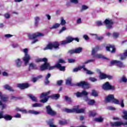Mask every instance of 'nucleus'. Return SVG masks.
<instances>
[{
    "label": "nucleus",
    "instance_id": "obj_26",
    "mask_svg": "<svg viewBox=\"0 0 127 127\" xmlns=\"http://www.w3.org/2000/svg\"><path fill=\"white\" fill-rule=\"evenodd\" d=\"M120 57H121V60H125V59H126L127 57V51H125L124 54H121Z\"/></svg>",
    "mask_w": 127,
    "mask_h": 127
},
{
    "label": "nucleus",
    "instance_id": "obj_43",
    "mask_svg": "<svg viewBox=\"0 0 127 127\" xmlns=\"http://www.w3.org/2000/svg\"><path fill=\"white\" fill-rule=\"evenodd\" d=\"M59 123L60 125H65L67 123V121H66L65 120H64V121H60Z\"/></svg>",
    "mask_w": 127,
    "mask_h": 127
},
{
    "label": "nucleus",
    "instance_id": "obj_63",
    "mask_svg": "<svg viewBox=\"0 0 127 127\" xmlns=\"http://www.w3.org/2000/svg\"><path fill=\"white\" fill-rule=\"evenodd\" d=\"M106 78H108L109 79H112L113 76H112V75H108L106 74Z\"/></svg>",
    "mask_w": 127,
    "mask_h": 127
},
{
    "label": "nucleus",
    "instance_id": "obj_56",
    "mask_svg": "<svg viewBox=\"0 0 127 127\" xmlns=\"http://www.w3.org/2000/svg\"><path fill=\"white\" fill-rule=\"evenodd\" d=\"M4 16H5V18H9L10 15L9 13H5Z\"/></svg>",
    "mask_w": 127,
    "mask_h": 127
},
{
    "label": "nucleus",
    "instance_id": "obj_45",
    "mask_svg": "<svg viewBox=\"0 0 127 127\" xmlns=\"http://www.w3.org/2000/svg\"><path fill=\"white\" fill-rule=\"evenodd\" d=\"M96 115L95 111H90L89 112V116H92V117H94Z\"/></svg>",
    "mask_w": 127,
    "mask_h": 127
},
{
    "label": "nucleus",
    "instance_id": "obj_46",
    "mask_svg": "<svg viewBox=\"0 0 127 127\" xmlns=\"http://www.w3.org/2000/svg\"><path fill=\"white\" fill-rule=\"evenodd\" d=\"M119 36V33H118V32H114L113 33V37H114V38H118Z\"/></svg>",
    "mask_w": 127,
    "mask_h": 127
},
{
    "label": "nucleus",
    "instance_id": "obj_61",
    "mask_svg": "<svg viewBox=\"0 0 127 127\" xmlns=\"http://www.w3.org/2000/svg\"><path fill=\"white\" fill-rule=\"evenodd\" d=\"M17 111H21L22 113H27V110H21V109H19V108H16Z\"/></svg>",
    "mask_w": 127,
    "mask_h": 127
},
{
    "label": "nucleus",
    "instance_id": "obj_50",
    "mask_svg": "<svg viewBox=\"0 0 127 127\" xmlns=\"http://www.w3.org/2000/svg\"><path fill=\"white\" fill-rule=\"evenodd\" d=\"M95 61L94 59H91V60H88V61H86L84 62V64H88V63H91L92 62H94Z\"/></svg>",
    "mask_w": 127,
    "mask_h": 127
},
{
    "label": "nucleus",
    "instance_id": "obj_23",
    "mask_svg": "<svg viewBox=\"0 0 127 127\" xmlns=\"http://www.w3.org/2000/svg\"><path fill=\"white\" fill-rule=\"evenodd\" d=\"M48 60L47 59V58H43V59H36L35 60V62L36 63H39L40 62H44V63H45V62H48Z\"/></svg>",
    "mask_w": 127,
    "mask_h": 127
},
{
    "label": "nucleus",
    "instance_id": "obj_37",
    "mask_svg": "<svg viewBox=\"0 0 127 127\" xmlns=\"http://www.w3.org/2000/svg\"><path fill=\"white\" fill-rule=\"evenodd\" d=\"M43 106L40 103H35V104H33L32 107H42Z\"/></svg>",
    "mask_w": 127,
    "mask_h": 127
},
{
    "label": "nucleus",
    "instance_id": "obj_42",
    "mask_svg": "<svg viewBox=\"0 0 127 127\" xmlns=\"http://www.w3.org/2000/svg\"><path fill=\"white\" fill-rule=\"evenodd\" d=\"M94 121H95L96 122H103V119H102V118H95L94 119Z\"/></svg>",
    "mask_w": 127,
    "mask_h": 127
},
{
    "label": "nucleus",
    "instance_id": "obj_54",
    "mask_svg": "<svg viewBox=\"0 0 127 127\" xmlns=\"http://www.w3.org/2000/svg\"><path fill=\"white\" fill-rule=\"evenodd\" d=\"M68 63H74V62H75V60L74 59H68Z\"/></svg>",
    "mask_w": 127,
    "mask_h": 127
},
{
    "label": "nucleus",
    "instance_id": "obj_36",
    "mask_svg": "<svg viewBox=\"0 0 127 127\" xmlns=\"http://www.w3.org/2000/svg\"><path fill=\"white\" fill-rule=\"evenodd\" d=\"M91 95L94 96L95 97H97V96H98V93L96 90H92Z\"/></svg>",
    "mask_w": 127,
    "mask_h": 127
},
{
    "label": "nucleus",
    "instance_id": "obj_9",
    "mask_svg": "<svg viewBox=\"0 0 127 127\" xmlns=\"http://www.w3.org/2000/svg\"><path fill=\"white\" fill-rule=\"evenodd\" d=\"M115 64H116V65L119 67H125V64L122 63V62H121V61H111L110 62V65H114Z\"/></svg>",
    "mask_w": 127,
    "mask_h": 127
},
{
    "label": "nucleus",
    "instance_id": "obj_8",
    "mask_svg": "<svg viewBox=\"0 0 127 127\" xmlns=\"http://www.w3.org/2000/svg\"><path fill=\"white\" fill-rule=\"evenodd\" d=\"M64 111L66 112V113H84L85 109H79V107L77 106L72 109H67V108H65Z\"/></svg>",
    "mask_w": 127,
    "mask_h": 127
},
{
    "label": "nucleus",
    "instance_id": "obj_10",
    "mask_svg": "<svg viewBox=\"0 0 127 127\" xmlns=\"http://www.w3.org/2000/svg\"><path fill=\"white\" fill-rule=\"evenodd\" d=\"M102 88L104 89V90H115V86H113L110 84L109 82H106L104 84H103L102 86Z\"/></svg>",
    "mask_w": 127,
    "mask_h": 127
},
{
    "label": "nucleus",
    "instance_id": "obj_1",
    "mask_svg": "<svg viewBox=\"0 0 127 127\" xmlns=\"http://www.w3.org/2000/svg\"><path fill=\"white\" fill-rule=\"evenodd\" d=\"M51 91H48V92L43 93L40 95L41 98H45L44 99H42L40 100V102H42L43 103H46V102H47L49 98H52V99H58L60 96V94H54L53 95H51L50 96H48V95H49L50 93H51Z\"/></svg>",
    "mask_w": 127,
    "mask_h": 127
},
{
    "label": "nucleus",
    "instance_id": "obj_25",
    "mask_svg": "<svg viewBox=\"0 0 127 127\" xmlns=\"http://www.w3.org/2000/svg\"><path fill=\"white\" fill-rule=\"evenodd\" d=\"M31 69H37V66H36V64H34L33 63L30 64L29 70H31Z\"/></svg>",
    "mask_w": 127,
    "mask_h": 127
},
{
    "label": "nucleus",
    "instance_id": "obj_21",
    "mask_svg": "<svg viewBox=\"0 0 127 127\" xmlns=\"http://www.w3.org/2000/svg\"><path fill=\"white\" fill-rule=\"evenodd\" d=\"M51 76V73H48V74L46 75L45 77V80L44 81V83L46 85H48L50 83V80H49V78H50Z\"/></svg>",
    "mask_w": 127,
    "mask_h": 127
},
{
    "label": "nucleus",
    "instance_id": "obj_22",
    "mask_svg": "<svg viewBox=\"0 0 127 127\" xmlns=\"http://www.w3.org/2000/svg\"><path fill=\"white\" fill-rule=\"evenodd\" d=\"M56 66L57 68H59L60 70L64 71L65 69V66L64 65L62 66L61 64L59 63L56 64Z\"/></svg>",
    "mask_w": 127,
    "mask_h": 127
},
{
    "label": "nucleus",
    "instance_id": "obj_49",
    "mask_svg": "<svg viewBox=\"0 0 127 127\" xmlns=\"http://www.w3.org/2000/svg\"><path fill=\"white\" fill-rule=\"evenodd\" d=\"M120 81H123V82H127V78L125 77V76H123L122 78V79L120 80Z\"/></svg>",
    "mask_w": 127,
    "mask_h": 127
},
{
    "label": "nucleus",
    "instance_id": "obj_62",
    "mask_svg": "<svg viewBox=\"0 0 127 127\" xmlns=\"http://www.w3.org/2000/svg\"><path fill=\"white\" fill-rule=\"evenodd\" d=\"M15 118H21V116L20 114H16L14 116Z\"/></svg>",
    "mask_w": 127,
    "mask_h": 127
},
{
    "label": "nucleus",
    "instance_id": "obj_53",
    "mask_svg": "<svg viewBox=\"0 0 127 127\" xmlns=\"http://www.w3.org/2000/svg\"><path fill=\"white\" fill-rule=\"evenodd\" d=\"M121 107H123V108L125 107V104L124 103L123 99L121 100Z\"/></svg>",
    "mask_w": 127,
    "mask_h": 127
},
{
    "label": "nucleus",
    "instance_id": "obj_52",
    "mask_svg": "<svg viewBox=\"0 0 127 127\" xmlns=\"http://www.w3.org/2000/svg\"><path fill=\"white\" fill-rule=\"evenodd\" d=\"M63 82V80H62V79H61L60 80H58L57 81V84L58 85H62V83Z\"/></svg>",
    "mask_w": 127,
    "mask_h": 127
},
{
    "label": "nucleus",
    "instance_id": "obj_34",
    "mask_svg": "<svg viewBox=\"0 0 127 127\" xmlns=\"http://www.w3.org/2000/svg\"><path fill=\"white\" fill-rule=\"evenodd\" d=\"M53 121V119H52V121H49L48 122V125L51 127H56V126H55V125H54Z\"/></svg>",
    "mask_w": 127,
    "mask_h": 127
},
{
    "label": "nucleus",
    "instance_id": "obj_30",
    "mask_svg": "<svg viewBox=\"0 0 127 127\" xmlns=\"http://www.w3.org/2000/svg\"><path fill=\"white\" fill-rule=\"evenodd\" d=\"M4 88H5V89H7V90H9V91H14L13 88L8 84L4 85Z\"/></svg>",
    "mask_w": 127,
    "mask_h": 127
},
{
    "label": "nucleus",
    "instance_id": "obj_40",
    "mask_svg": "<svg viewBox=\"0 0 127 127\" xmlns=\"http://www.w3.org/2000/svg\"><path fill=\"white\" fill-rule=\"evenodd\" d=\"M35 26H38V23H39V20H40V18H39V17H38L37 16V17H35Z\"/></svg>",
    "mask_w": 127,
    "mask_h": 127
},
{
    "label": "nucleus",
    "instance_id": "obj_55",
    "mask_svg": "<svg viewBox=\"0 0 127 127\" xmlns=\"http://www.w3.org/2000/svg\"><path fill=\"white\" fill-rule=\"evenodd\" d=\"M96 23L97 24V25H98V26H101V25H103V23L102 22V21H96Z\"/></svg>",
    "mask_w": 127,
    "mask_h": 127
},
{
    "label": "nucleus",
    "instance_id": "obj_13",
    "mask_svg": "<svg viewBox=\"0 0 127 127\" xmlns=\"http://www.w3.org/2000/svg\"><path fill=\"white\" fill-rule=\"evenodd\" d=\"M104 24L106 26L107 28L109 29L112 28L113 25V21L112 20H109V19H105L104 21Z\"/></svg>",
    "mask_w": 127,
    "mask_h": 127
},
{
    "label": "nucleus",
    "instance_id": "obj_29",
    "mask_svg": "<svg viewBox=\"0 0 127 127\" xmlns=\"http://www.w3.org/2000/svg\"><path fill=\"white\" fill-rule=\"evenodd\" d=\"M3 118L5 120H7L9 121H10L12 119V117L11 116H10V115H8V114L4 115Z\"/></svg>",
    "mask_w": 127,
    "mask_h": 127
},
{
    "label": "nucleus",
    "instance_id": "obj_44",
    "mask_svg": "<svg viewBox=\"0 0 127 127\" xmlns=\"http://www.w3.org/2000/svg\"><path fill=\"white\" fill-rule=\"evenodd\" d=\"M124 116H123V117L125 120H127V111H123Z\"/></svg>",
    "mask_w": 127,
    "mask_h": 127
},
{
    "label": "nucleus",
    "instance_id": "obj_15",
    "mask_svg": "<svg viewBox=\"0 0 127 127\" xmlns=\"http://www.w3.org/2000/svg\"><path fill=\"white\" fill-rule=\"evenodd\" d=\"M76 85L77 86H82L83 88H89V83L86 81H80V82L77 83Z\"/></svg>",
    "mask_w": 127,
    "mask_h": 127
},
{
    "label": "nucleus",
    "instance_id": "obj_18",
    "mask_svg": "<svg viewBox=\"0 0 127 127\" xmlns=\"http://www.w3.org/2000/svg\"><path fill=\"white\" fill-rule=\"evenodd\" d=\"M17 86L21 89H25V88H28L29 87L30 85L29 83H22L17 84Z\"/></svg>",
    "mask_w": 127,
    "mask_h": 127
},
{
    "label": "nucleus",
    "instance_id": "obj_51",
    "mask_svg": "<svg viewBox=\"0 0 127 127\" xmlns=\"http://www.w3.org/2000/svg\"><path fill=\"white\" fill-rule=\"evenodd\" d=\"M66 27L65 26H63L62 29L60 31L59 33H62V32H63V31H64V30H66Z\"/></svg>",
    "mask_w": 127,
    "mask_h": 127
},
{
    "label": "nucleus",
    "instance_id": "obj_28",
    "mask_svg": "<svg viewBox=\"0 0 127 127\" xmlns=\"http://www.w3.org/2000/svg\"><path fill=\"white\" fill-rule=\"evenodd\" d=\"M15 64H16V66L18 67L21 66V64H22V62L20 59H17L15 61Z\"/></svg>",
    "mask_w": 127,
    "mask_h": 127
},
{
    "label": "nucleus",
    "instance_id": "obj_14",
    "mask_svg": "<svg viewBox=\"0 0 127 127\" xmlns=\"http://www.w3.org/2000/svg\"><path fill=\"white\" fill-rule=\"evenodd\" d=\"M82 48L79 47V48H77L76 49H75V50H70V51H68V53L69 54H79L82 52Z\"/></svg>",
    "mask_w": 127,
    "mask_h": 127
},
{
    "label": "nucleus",
    "instance_id": "obj_27",
    "mask_svg": "<svg viewBox=\"0 0 127 127\" xmlns=\"http://www.w3.org/2000/svg\"><path fill=\"white\" fill-rule=\"evenodd\" d=\"M28 96L31 99V100H32V101L37 102V99L36 98V97H35V96H34L32 94H29Z\"/></svg>",
    "mask_w": 127,
    "mask_h": 127
},
{
    "label": "nucleus",
    "instance_id": "obj_7",
    "mask_svg": "<svg viewBox=\"0 0 127 127\" xmlns=\"http://www.w3.org/2000/svg\"><path fill=\"white\" fill-rule=\"evenodd\" d=\"M23 52L25 53V56L23 58V60L25 63V65H27V64L29 63V60H30V56L28 54V49H23Z\"/></svg>",
    "mask_w": 127,
    "mask_h": 127
},
{
    "label": "nucleus",
    "instance_id": "obj_24",
    "mask_svg": "<svg viewBox=\"0 0 127 127\" xmlns=\"http://www.w3.org/2000/svg\"><path fill=\"white\" fill-rule=\"evenodd\" d=\"M82 67L85 71H86L87 74H93L94 72L91 71V70H89V69H87L85 67V65H82Z\"/></svg>",
    "mask_w": 127,
    "mask_h": 127
},
{
    "label": "nucleus",
    "instance_id": "obj_33",
    "mask_svg": "<svg viewBox=\"0 0 127 127\" xmlns=\"http://www.w3.org/2000/svg\"><path fill=\"white\" fill-rule=\"evenodd\" d=\"M60 25L61 24L60 23H55V24H54V25L50 27V28L51 29L58 28V27H59Z\"/></svg>",
    "mask_w": 127,
    "mask_h": 127
},
{
    "label": "nucleus",
    "instance_id": "obj_6",
    "mask_svg": "<svg viewBox=\"0 0 127 127\" xmlns=\"http://www.w3.org/2000/svg\"><path fill=\"white\" fill-rule=\"evenodd\" d=\"M105 100L106 102H113V103H115V104H120V102L118 99H115V96L113 94H110L108 95L107 97H106Z\"/></svg>",
    "mask_w": 127,
    "mask_h": 127
},
{
    "label": "nucleus",
    "instance_id": "obj_20",
    "mask_svg": "<svg viewBox=\"0 0 127 127\" xmlns=\"http://www.w3.org/2000/svg\"><path fill=\"white\" fill-rule=\"evenodd\" d=\"M107 51H110L111 53L116 52V48L115 46L113 45H109L106 47Z\"/></svg>",
    "mask_w": 127,
    "mask_h": 127
},
{
    "label": "nucleus",
    "instance_id": "obj_60",
    "mask_svg": "<svg viewBox=\"0 0 127 127\" xmlns=\"http://www.w3.org/2000/svg\"><path fill=\"white\" fill-rule=\"evenodd\" d=\"M83 38L85 40H88L89 39L88 36L86 35H83Z\"/></svg>",
    "mask_w": 127,
    "mask_h": 127
},
{
    "label": "nucleus",
    "instance_id": "obj_35",
    "mask_svg": "<svg viewBox=\"0 0 127 127\" xmlns=\"http://www.w3.org/2000/svg\"><path fill=\"white\" fill-rule=\"evenodd\" d=\"M65 24H66V21H65V19H64V18L63 17H61L60 24L62 26H64V25H65Z\"/></svg>",
    "mask_w": 127,
    "mask_h": 127
},
{
    "label": "nucleus",
    "instance_id": "obj_41",
    "mask_svg": "<svg viewBox=\"0 0 127 127\" xmlns=\"http://www.w3.org/2000/svg\"><path fill=\"white\" fill-rule=\"evenodd\" d=\"M29 113H30V114H34L35 115L40 114V112H38V111H34V110H29Z\"/></svg>",
    "mask_w": 127,
    "mask_h": 127
},
{
    "label": "nucleus",
    "instance_id": "obj_48",
    "mask_svg": "<svg viewBox=\"0 0 127 127\" xmlns=\"http://www.w3.org/2000/svg\"><path fill=\"white\" fill-rule=\"evenodd\" d=\"M89 80H91V81H92L93 82H95L97 80V78H95V77H89Z\"/></svg>",
    "mask_w": 127,
    "mask_h": 127
},
{
    "label": "nucleus",
    "instance_id": "obj_12",
    "mask_svg": "<svg viewBox=\"0 0 127 127\" xmlns=\"http://www.w3.org/2000/svg\"><path fill=\"white\" fill-rule=\"evenodd\" d=\"M0 99H1L2 101L5 102V101H7L8 98H7V97L3 96L1 92H0ZM0 106H2V110H3V109H4V108L6 107L5 104H2V103L1 101H0Z\"/></svg>",
    "mask_w": 127,
    "mask_h": 127
},
{
    "label": "nucleus",
    "instance_id": "obj_2",
    "mask_svg": "<svg viewBox=\"0 0 127 127\" xmlns=\"http://www.w3.org/2000/svg\"><path fill=\"white\" fill-rule=\"evenodd\" d=\"M75 94L77 97H82L84 95L85 97H84V100H85V101H86L88 105L92 106L94 105V104H95V100H94L93 99H89L88 97H87V95H88V93L87 92V91H86L85 90H83L82 92H77L76 93H75Z\"/></svg>",
    "mask_w": 127,
    "mask_h": 127
},
{
    "label": "nucleus",
    "instance_id": "obj_47",
    "mask_svg": "<svg viewBox=\"0 0 127 127\" xmlns=\"http://www.w3.org/2000/svg\"><path fill=\"white\" fill-rule=\"evenodd\" d=\"M88 8V6H87V5H83L82 6L81 11H83V10H85V9H87Z\"/></svg>",
    "mask_w": 127,
    "mask_h": 127
},
{
    "label": "nucleus",
    "instance_id": "obj_17",
    "mask_svg": "<svg viewBox=\"0 0 127 127\" xmlns=\"http://www.w3.org/2000/svg\"><path fill=\"white\" fill-rule=\"evenodd\" d=\"M47 109V114H49V115H51V116H54L55 115H56V112L55 111H54L53 109H52L51 106H47L46 107Z\"/></svg>",
    "mask_w": 127,
    "mask_h": 127
},
{
    "label": "nucleus",
    "instance_id": "obj_19",
    "mask_svg": "<svg viewBox=\"0 0 127 127\" xmlns=\"http://www.w3.org/2000/svg\"><path fill=\"white\" fill-rule=\"evenodd\" d=\"M122 125L124 126H127V122L123 123V122H116L115 123H112V127H120Z\"/></svg>",
    "mask_w": 127,
    "mask_h": 127
},
{
    "label": "nucleus",
    "instance_id": "obj_3",
    "mask_svg": "<svg viewBox=\"0 0 127 127\" xmlns=\"http://www.w3.org/2000/svg\"><path fill=\"white\" fill-rule=\"evenodd\" d=\"M55 67H57L56 64L55 65H50V64L47 63V62H45V63L41 65L40 69L41 70H45V69H49V70H51L52 69H54Z\"/></svg>",
    "mask_w": 127,
    "mask_h": 127
},
{
    "label": "nucleus",
    "instance_id": "obj_58",
    "mask_svg": "<svg viewBox=\"0 0 127 127\" xmlns=\"http://www.w3.org/2000/svg\"><path fill=\"white\" fill-rule=\"evenodd\" d=\"M71 2H73V3H78V0H70Z\"/></svg>",
    "mask_w": 127,
    "mask_h": 127
},
{
    "label": "nucleus",
    "instance_id": "obj_31",
    "mask_svg": "<svg viewBox=\"0 0 127 127\" xmlns=\"http://www.w3.org/2000/svg\"><path fill=\"white\" fill-rule=\"evenodd\" d=\"M71 81H72L71 77H68V78H67L66 80V84L69 85H73V84H72L71 83Z\"/></svg>",
    "mask_w": 127,
    "mask_h": 127
},
{
    "label": "nucleus",
    "instance_id": "obj_57",
    "mask_svg": "<svg viewBox=\"0 0 127 127\" xmlns=\"http://www.w3.org/2000/svg\"><path fill=\"white\" fill-rule=\"evenodd\" d=\"M4 118L3 112V111H0V119Z\"/></svg>",
    "mask_w": 127,
    "mask_h": 127
},
{
    "label": "nucleus",
    "instance_id": "obj_32",
    "mask_svg": "<svg viewBox=\"0 0 127 127\" xmlns=\"http://www.w3.org/2000/svg\"><path fill=\"white\" fill-rule=\"evenodd\" d=\"M64 99L68 104H71L72 102V100L71 98H70L69 97H68V96H64Z\"/></svg>",
    "mask_w": 127,
    "mask_h": 127
},
{
    "label": "nucleus",
    "instance_id": "obj_38",
    "mask_svg": "<svg viewBox=\"0 0 127 127\" xmlns=\"http://www.w3.org/2000/svg\"><path fill=\"white\" fill-rule=\"evenodd\" d=\"M82 68H83V65L82 66H78V67H76L75 68H73V72L78 71V70H80V69H82Z\"/></svg>",
    "mask_w": 127,
    "mask_h": 127
},
{
    "label": "nucleus",
    "instance_id": "obj_64",
    "mask_svg": "<svg viewBox=\"0 0 127 127\" xmlns=\"http://www.w3.org/2000/svg\"><path fill=\"white\" fill-rule=\"evenodd\" d=\"M107 109H108V110H115V108H114V107H113L112 106H109L108 107H107Z\"/></svg>",
    "mask_w": 127,
    "mask_h": 127
},
{
    "label": "nucleus",
    "instance_id": "obj_16",
    "mask_svg": "<svg viewBox=\"0 0 127 127\" xmlns=\"http://www.w3.org/2000/svg\"><path fill=\"white\" fill-rule=\"evenodd\" d=\"M73 40V37H66V40L61 41V43L62 45H64L65 44H68V43H71Z\"/></svg>",
    "mask_w": 127,
    "mask_h": 127
},
{
    "label": "nucleus",
    "instance_id": "obj_4",
    "mask_svg": "<svg viewBox=\"0 0 127 127\" xmlns=\"http://www.w3.org/2000/svg\"><path fill=\"white\" fill-rule=\"evenodd\" d=\"M60 43L59 42H54L53 43H49V44L44 48V50H48V49H59Z\"/></svg>",
    "mask_w": 127,
    "mask_h": 127
},
{
    "label": "nucleus",
    "instance_id": "obj_11",
    "mask_svg": "<svg viewBox=\"0 0 127 127\" xmlns=\"http://www.w3.org/2000/svg\"><path fill=\"white\" fill-rule=\"evenodd\" d=\"M41 36H44V34L40 32H37L36 33H34L33 34H28V37L30 39H34L37 37H39Z\"/></svg>",
    "mask_w": 127,
    "mask_h": 127
},
{
    "label": "nucleus",
    "instance_id": "obj_39",
    "mask_svg": "<svg viewBox=\"0 0 127 127\" xmlns=\"http://www.w3.org/2000/svg\"><path fill=\"white\" fill-rule=\"evenodd\" d=\"M100 78H101V79L107 78V74H105V73H101L100 74Z\"/></svg>",
    "mask_w": 127,
    "mask_h": 127
},
{
    "label": "nucleus",
    "instance_id": "obj_5",
    "mask_svg": "<svg viewBox=\"0 0 127 127\" xmlns=\"http://www.w3.org/2000/svg\"><path fill=\"white\" fill-rule=\"evenodd\" d=\"M99 50V46H96L95 48H93L92 51V55L93 56V58H96V59H100L101 58H103L102 55L101 54H96L97 51Z\"/></svg>",
    "mask_w": 127,
    "mask_h": 127
},
{
    "label": "nucleus",
    "instance_id": "obj_59",
    "mask_svg": "<svg viewBox=\"0 0 127 127\" xmlns=\"http://www.w3.org/2000/svg\"><path fill=\"white\" fill-rule=\"evenodd\" d=\"M96 39H97V40H102L104 39V37H103V36L97 37H96Z\"/></svg>",
    "mask_w": 127,
    "mask_h": 127
}]
</instances>
